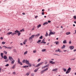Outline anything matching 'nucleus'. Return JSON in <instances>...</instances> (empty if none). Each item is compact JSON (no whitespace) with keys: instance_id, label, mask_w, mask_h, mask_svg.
<instances>
[{"instance_id":"obj_32","label":"nucleus","mask_w":76,"mask_h":76,"mask_svg":"<svg viewBox=\"0 0 76 76\" xmlns=\"http://www.w3.org/2000/svg\"><path fill=\"white\" fill-rule=\"evenodd\" d=\"M69 73H70V71L67 70V71H66V74H68Z\"/></svg>"},{"instance_id":"obj_1","label":"nucleus","mask_w":76,"mask_h":76,"mask_svg":"<svg viewBox=\"0 0 76 76\" xmlns=\"http://www.w3.org/2000/svg\"><path fill=\"white\" fill-rule=\"evenodd\" d=\"M48 69V68H47L46 69L43 70L42 71H41V74H43V73H44L46 71H47Z\"/></svg>"},{"instance_id":"obj_17","label":"nucleus","mask_w":76,"mask_h":76,"mask_svg":"<svg viewBox=\"0 0 76 76\" xmlns=\"http://www.w3.org/2000/svg\"><path fill=\"white\" fill-rule=\"evenodd\" d=\"M29 66H23V68H27V67H28Z\"/></svg>"},{"instance_id":"obj_58","label":"nucleus","mask_w":76,"mask_h":76,"mask_svg":"<svg viewBox=\"0 0 76 76\" xmlns=\"http://www.w3.org/2000/svg\"><path fill=\"white\" fill-rule=\"evenodd\" d=\"M45 66H44L42 68V69H45Z\"/></svg>"},{"instance_id":"obj_43","label":"nucleus","mask_w":76,"mask_h":76,"mask_svg":"<svg viewBox=\"0 0 76 76\" xmlns=\"http://www.w3.org/2000/svg\"><path fill=\"white\" fill-rule=\"evenodd\" d=\"M59 42L58 41H56L55 42V43H56V44H58V43Z\"/></svg>"},{"instance_id":"obj_18","label":"nucleus","mask_w":76,"mask_h":76,"mask_svg":"<svg viewBox=\"0 0 76 76\" xmlns=\"http://www.w3.org/2000/svg\"><path fill=\"white\" fill-rule=\"evenodd\" d=\"M3 53H1V57L2 58H3Z\"/></svg>"},{"instance_id":"obj_42","label":"nucleus","mask_w":76,"mask_h":76,"mask_svg":"<svg viewBox=\"0 0 76 76\" xmlns=\"http://www.w3.org/2000/svg\"><path fill=\"white\" fill-rule=\"evenodd\" d=\"M8 61H9V59H7V60H5V61L6 62V63H7L8 62Z\"/></svg>"},{"instance_id":"obj_56","label":"nucleus","mask_w":76,"mask_h":76,"mask_svg":"<svg viewBox=\"0 0 76 76\" xmlns=\"http://www.w3.org/2000/svg\"><path fill=\"white\" fill-rule=\"evenodd\" d=\"M43 44H46V42L43 41Z\"/></svg>"},{"instance_id":"obj_38","label":"nucleus","mask_w":76,"mask_h":76,"mask_svg":"<svg viewBox=\"0 0 76 76\" xmlns=\"http://www.w3.org/2000/svg\"><path fill=\"white\" fill-rule=\"evenodd\" d=\"M4 53L5 54H7V52L6 51H4Z\"/></svg>"},{"instance_id":"obj_60","label":"nucleus","mask_w":76,"mask_h":76,"mask_svg":"<svg viewBox=\"0 0 76 76\" xmlns=\"http://www.w3.org/2000/svg\"><path fill=\"white\" fill-rule=\"evenodd\" d=\"M0 39H1V40H2V39H3V37H1V38H0Z\"/></svg>"},{"instance_id":"obj_63","label":"nucleus","mask_w":76,"mask_h":76,"mask_svg":"<svg viewBox=\"0 0 76 76\" xmlns=\"http://www.w3.org/2000/svg\"><path fill=\"white\" fill-rule=\"evenodd\" d=\"M26 44V42H23V44L24 45H25V44Z\"/></svg>"},{"instance_id":"obj_59","label":"nucleus","mask_w":76,"mask_h":76,"mask_svg":"<svg viewBox=\"0 0 76 76\" xmlns=\"http://www.w3.org/2000/svg\"><path fill=\"white\" fill-rule=\"evenodd\" d=\"M69 44H72V42H71V41L69 42Z\"/></svg>"},{"instance_id":"obj_61","label":"nucleus","mask_w":76,"mask_h":76,"mask_svg":"<svg viewBox=\"0 0 76 76\" xmlns=\"http://www.w3.org/2000/svg\"><path fill=\"white\" fill-rule=\"evenodd\" d=\"M48 62H45V64H47V63H48Z\"/></svg>"},{"instance_id":"obj_45","label":"nucleus","mask_w":76,"mask_h":76,"mask_svg":"<svg viewBox=\"0 0 76 76\" xmlns=\"http://www.w3.org/2000/svg\"><path fill=\"white\" fill-rule=\"evenodd\" d=\"M38 70V69H35L34 71V72H37Z\"/></svg>"},{"instance_id":"obj_14","label":"nucleus","mask_w":76,"mask_h":76,"mask_svg":"<svg viewBox=\"0 0 76 76\" xmlns=\"http://www.w3.org/2000/svg\"><path fill=\"white\" fill-rule=\"evenodd\" d=\"M3 58H4V59L5 60H6V59H7V56H4Z\"/></svg>"},{"instance_id":"obj_26","label":"nucleus","mask_w":76,"mask_h":76,"mask_svg":"<svg viewBox=\"0 0 76 76\" xmlns=\"http://www.w3.org/2000/svg\"><path fill=\"white\" fill-rule=\"evenodd\" d=\"M7 49H10V50H11V49H12V48L10 47H7Z\"/></svg>"},{"instance_id":"obj_31","label":"nucleus","mask_w":76,"mask_h":76,"mask_svg":"<svg viewBox=\"0 0 76 76\" xmlns=\"http://www.w3.org/2000/svg\"><path fill=\"white\" fill-rule=\"evenodd\" d=\"M40 35V34H37L35 36H36V37H39Z\"/></svg>"},{"instance_id":"obj_64","label":"nucleus","mask_w":76,"mask_h":76,"mask_svg":"<svg viewBox=\"0 0 76 76\" xmlns=\"http://www.w3.org/2000/svg\"><path fill=\"white\" fill-rule=\"evenodd\" d=\"M73 51L74 52H75V51H76V49L74 50Z\"/></svg>"},{"instance_id":"obj_25","label":"nucleus","mask_w":76,"mask_h":76,"mask_svg":"<svg viewBox=\"0 0 76 76\" xmlns=\"http://www.w3.org/2000/svg\"><path fill=\"white\" fill-rule=\"evenodd\" d=\"M32 39H33L31 37H30L28 39L29 41H30V40H32Z\"/></svg>"},{"instance_id":"obj_12","label":"nucleus","mask_w":76,"mask_h":76,"mask_svg":"<svg viewBox=\"0 0 76 76\" xmlns=\"http://www.w3.org/2000/svg\"><path fill=\"white\" fill-rule=\"evenodd\" d=\"M67 40H64L63 41V44H67Z\"/></svg>"},{"instance_id":"obj_28","label":"nucleus","mask_w":76,"mask_h":76,"mask_svg":"<svg viewBox=\"0 0 76 76\" xmlns=\"http://www.w3.org/2000/svg\"><path fill=\"white\" fill-rule=\"evenodd\" d=\"M48 33L46 32V34L45 35V37H48Z\"/></svg>"},{"instance_id":"obj_10","label":"nucleus","mask_w":76,"mask_h":76,"mask_svg":"<svg viewBox=\"0 0 76 76\" xmlns=\"http://www.w3.org/2000/svg\"><path fill=\"white\" fill-rule=\"evenodd\" d=\"M29 61H28L26 59V64H29Z\"/></svg>"},{"instance_id":"obj_33","label":"nucleus","mask_w":76,"mask_h":76,"mask_svg":"<svg viewBox=\"0 0 76 76\" xmlns=\"http://www.w3.org/2000/svg\"><path fill=\"white\" fill-rule=\"evenodd\" d=\"M48 66H49V64H48L47 65H45V67H48Z\"/></svg>"},{"instance_id":"obj_6","label":"nucleus","mask_w":76,"mask_h":76,"mask_svg":"<svg viewBox=\"0 0 76 76\" xmlns=\"http://www.w3.org/2000/svg\"><path fill=\"white\" fill-rule=\"evenodd\" d=\"M55 34H56V33L54 32H53L52 31H50V35H54Z\"/></svg>"},{"instance_id":"obj_36","label":"nucleus","mask_w":76,"mask_h":76,"mask_svg":"<svg viewBox=\"0 0 76 76\" xmlns=\"http://www.w3.org/2000/svg\"><path fill=\"white\" fill-rule=\"evenodd\" d=\"M71 70V68L70 67H69L68 69L67 70V71H70Z\"/></svg>"},{"instance_id":"obj_19","label":"nucleus","mask_w":76,"mask_h":76,"mask_svg":"<svg viewBox=\"0 0 76 76\" xmlns=\"http://www.w3.org/2000/svg\"><path fill=\"white\" fill-rule=\"evenodd\" d=\"M66 47V46L65 45H63V46L61 47V48L62 49H63Z\"/></svg>"},{"instance_id":"obj_55","label":"nucleus","mask_w":76,"mask_h":76,"mask_svg":"<svg viewBox=\"0 0 76 76\" xmlns=\"http://www.w3.org/2000/svg\"><path fill=\"white\" fill-rule=\"evenodd\" d=\"M12 73L13 75H16V72H13Z\"/></svg>"},{"instance_id":"obj_44","label":"nucleus","mask_w":76,"mask_h":76,"mask_svg":"<svg viewBox=\"0 0 76 76\" xmlns=\"http://www.w3.org/2000/svg\"><path fill=\"white\" fill-rule=\"evenodd\" d=\"M34 37H35V35H32L31 36V37L32 38H34Z\"/></svg>"},{"instance_id":"obj_3","label":"nucleus","mask_w":76,"mask_h":76,"mask_svg":"<svg viewBox=\"0 0 76 76\" xmlns=\"http://www.w3.org/2000/svg\"><path fill=\"white\" fill-rule=\"evenodd\" d=\"M18 63H19V64H20V65H23V64H22V63L20 61V59H19V58L18 59Z\"/></svg>"},{"instance_id":"obj_46","label":"nucleus","mask_w":76,"mask_h":76,"mask_svg":"<svg viewBox=\"0 0 76 76\" xmlns=\"http://www.w3.org/2000/svg\"><path fill=\"white\" fill-rule=\"evenodd\" d=\"M3 47H4L5 48H7V47L6 46H3Z\"/></svg>"},{"instance_id":"obj_40","label":"nucleus","mask_w":76,"mask_h":76,"mask_svg":"<svg viewBox=\"0 0 76 76\" xmlns=\"http://www.w3.org/2000/svg\"><path fill=\"white\" fill-rule=\"evenodd\" d=\"M58 52H59V53H60V52H61V50L59 49H58Z\"/></svg>"},{"instance_id":"obj_29","label":"nucleus","mask_w":76,"mask_h":76,"mask_svg":"<svg viewBox=\"0 0 76 76\" xmlns=\"http://www.w3.org/2000/svg\"><path fill=\"white\" fill-rule=\"evenodd\" d=\"M41 42V40H39L37 42V43H39V42Z\"/></svg>"},{"instance_id":"obj_47","label":"nucleus","mask_w":76,"mask_h":76,"mask_svg":"<svg viewBox=\"0 0 76 76\" xmlns=\"http://www.w3.org/2000/svg\"><path fill=\"white\" fill-rule=\"evenodd\" d=\"M41 61V58H39L37 60V62H39V61Z\"/></svg>"},{"instance_id":"obj_39","label":"nucleus","mask_w":76,"mask_h":76,"mask_svg":"<svg viewBox=\"0 0 76 76\" xmlns=\"http://www.w3.org/2000/svg\"><path fill=\"white\" fill-rule=\"evenodd\" d=\"M63 70L64 72H66V69L65 68H63Z\"/></svg>"},{"instance_id":"obj_16","label":"nucleus","mask_w":76,"mask_h":76,"mask_svg":"<svg viewBox=\"0 0 76 76\" xmlns=\"http://www.w3.org/2000/svg\"><path fill=\"white\" fill-rule=\"evenodd\" d=\"M41 25L39 24V25H38V26H37V29H38V28H39V27H41Z\"/></svg>"},{"instance_id":"obj_48","label":"nucleus","mask_w":76,"mask_h":76,"mask_svg":"<svg viewBox=\"0 0 76 76\" xmlns=\"http://www.w3.org/2000/svg\"><path fill=\"white\" fill-rule=\"evenodd\" d=\"M13 51H14V52H15V53H16V49H14V50H13Z\"/></svg>"},{"instance_id":"obj_15","label":"nucleus","mask_w":76,"mask_h":76,"mask_svg":"<svg viewBox=\"0 0 76 76\" xmlns=\"http://www.w3.org/2000/svg\"><path fill=\"white\" fill-rule=\"evenodd\" d=\"M15 63V60H12V62L11 63V64H14V63Z\"/></svg>"},{"instance_id":"obj_51","label":"nucleus","mask_w":76,"mask_h":76,"mask_svg":"<svg viewBox=\"0 0 76 76\" xmlns=\"http://www.w3.org/2000/svg\"><path fill=\"white\" fill-rule=\"evenodd\" d=\"M26 75H27V76H29V73H27L26 74Z\"/></svg>"},{"instance_id":"obj_4","label":"nucleus","mask_w":76,"mask_h":76,"mask_svg":"<svg viewBox=\"0 0 76 76\" xmlns=\"http://www.w3.org/2000/svg\"><path fill=\"white\" fill-rule=\"evenodd\" d=\"M43 62H42L41 63H39V64H38L36 66V67H39L40 65H41V64H43Z\"/></svg>"},{"instance_id":"obj_34","label":"nucleus","mask_w":76,"mask_h":76,"mask_svg":"<svg viewBox=\"0 0 76 76\" xmlns=\"http://www.w3.org/2000/svg\"><path fill=\"white\" fill-rule=\"evenodd\" d=\"M76 59V58H71L70 59V60H75Z\"/></svg>"},{"instance_id":"obj_7","label":"nucleus","mask_w":76,"mask_h":76,"mask_svg":"<svg viewBox=\"0 0 76 76\" xmlns=\"http://www.w3.org/2000/svg\"><path fill=\"white\" fill-rule=\"evenodd\" d=\"M11 35L12 34V32H9V33H8L7 34V35H11Z\"/></svg>"},{"instance_id":"obj_11","label":"nucleus","mask_w":76,"mask_h":76,"mask_svg":"<svg viewBox=\"0 0 76 76\" xmlns=\"http://www.w3.org/2000/svg\"><path fill=\"white\" fill-rule=\"evenodd\" d=\"M48 22H45L43 24V25H44V26H45V25H47V24H48Z\"/></svg>"},{"instance_id":"obj_49","label":"nucleus","mask_w":76,"mask_h":76,"mask_svg":"<svg viewBox=\"0 0 76 76\" xmlns=\"http://www.w3.org/2000/svg\"><path fill=\"white\" fill-rule=\"evenodd\" d=\"M36 52H37V51L36 50H34L33 51V53H36Z\"/></svg>"},{"instance_id":"obj_50","label":"nucleus","mask_w":76,"mask_h":76,"mask_svg":"<svg viewBox=\"0 0 76 76\" xmlns=\"http://www.w3.org/2000/svg\"><path fill=\"white\" fill-rule=\"evenodd\" d=\"M5 66H6V67H8V66H9V64H7Z\"/></svg>"},{"instance_id":"obj_53","label":"nucleus","mask_w":76,"mask_h":76,"mask_svg":"<svg viewBox=\"0 0 76 76\" xmlns=\"http://www.w3.org/2000/svg\"><path fill=\"white\" fill-rule=\"evenodd\" d=\"M73 18L75 19H76V16H74Z\"/></svg>"},{"instance_id":"obj_9","label":"nucleus","mask_w":76,"mask_h":76,"mask_svg":"<svg viewBox=\"0 0 76 76\" xmlns=\"http://www.w3.org/2000/svg\"><path fill=\"white\" fill-rule=\"evenodd\" d=\"M69 48H70V50H73L74 48V46H71L69 47Z\"/></svg>"},{"instance_id":"obj_57","label":"nucleus","mask_w":76,"mask_h":76,"mask_svg":"<svg viewBox=\"0 0 76 76\" xmlns=\"http://www.w3.org/2000/svg\"><path fill=\"white\" fill-rule=\"evenodd\" d=\"M27 40H25L24 41V42H27Z\"/></svg>"},{"instance_id":"obj_54","label":"nucleus","mask_w":76,"mask_h":76,"mask_svg":"<svg viewBox=\"0 0 76 76\" xmlns=\"http://www.w3.org/2000/svg\"><path fill=\"white\" fill-rule=\"evenodd\" d=\"M45 13H44V12H42V15H44Z\"/></svg>"},{"instance_id":"obj_30","label":"nucleus","mask_w":76,"mask_h":76,"mask_svg":"<svg viewBox=\"0 0 76 76\" xmlns=\"http://www.w3.org/2000/svg\"><path fill=\"white\" fill-rule=\"evenodd\" d=\"M6 44V42H2V44L3 45H4V44Z\"/></svg>"},{"instance_id":"obj_21","label":"nucleus","mask_w":76,"mask_h":76,"mask_svg":"<svg viewBox=\"0 0 76 76\" xmlns=\"http://www.w3.org/2000/svg\"><path fill=\"white\" fill-rule=\"evenodd\" d=\"M15 67H16V65H14L13 66H12V68L13 69H14L15 68Z\"/></svg>"},{"instance_id":"obj_22","label":"nucleus","mask_w":76,"mask_h":76,"mask_svg":"<svg viewBox=\"0 0 76 76\" xmlns=\"http://www.w3.org/2000/svg\"><path fill=\"white\" fill-rule=\"evenodd\" d=\"M26 62V60L24 59L22 61V63H25Z\"/></svg>"},{"instance_id":"obj_27","label":"nucleus","mask_w":76,"mask_h":76,"mask_svg":"<svg viewBox=\"0 0 76 76\" xmlns=\"http://www.w3.org/2000/svg\"><path fill=\"white\" fill-rule=\"evenodd\" d=\"M28 53V51H26L24 53V55H25V54H26Z\"/></svg>"},{"instance_id":"obj_8","label":"nucleus","mask_w":76,"mask_h":76,"mask_svg":"<svg viewBox=\"0 0 76 76\" xmlns=\"http://www.w3.org/2000/svg\"><path fill=\"white\" fill-rule=\"evenodd\" d=\"M50 63H51V64H55V63H55V62H53V61H50Z\"/></svg>"},{"instance_id":"obj_37","label":"nucleus","mask_w":76,"mask_h":76,"mask_svg":"<svg viewBox=\"0 0 76 76\" xmlns=\"http://www.w3.org/2000/svg\"><path fill=\"white\" fill-rule=\"evenodd\" d=\"M28 64V65H29V67H31V63H29L28 64Z\"/></svg>"},{"instance_id":"obj_23","label":"nucleus","mask_w":76,"mask_h":76,"mask_svg":"<svg viewBox=\"0 0 76 76\" xmlns=\"http://www.w3.org/2000/svg\"><path fill=\"white\" fill-rule=\"evenodd\" d=\"M70 32H67L66 33V35H69V34H70Z\"/></svg>"},{"instance_id":"obj_41","label":"nucleus","mask_w":76,"mask_h":76,"mask_svg":"<svg viewBox=\"0 0 76 76\" xmlns=\"http://www.w3.org/2000/svg\"><path fill=\"white\" fill-rule=\"evenodd\" d=\"M34 73H32L31 74V76H34Z\"/></svg>"},{"instance_id":"obj_24","label":"nucleus","mask_w":76,"mask_h":76,"mask_svg":"<svg viewBox=\"0 0 76 76\" xmlns=\"http://www.w3.org/2000/svg\"><path fill=\"white\" fill-rule=\"evenodd\" d=\"M46 50V49H42V52H45V51Z\"/></svg>"},{"instance_id":"obj_52","label":"nucleus","mask_w":76,"mask_h":76,"mask_svg":"<svg viewBox=\"0 0 76 76\" xmlns=\"http://www.w3.org/2000/svg\"><path fill=\"white\" fill-rule=\"evenodd\" d=\"M39 39H42V36H41V37H39Z\"/></svg>"},{"instance_id":"obj_62","label":"nucleus","mask_w":76,"mask_h":76,"mask_svg":"<svg viewBox=\"0 0 76 76\" xmlns=\"http://www.w3.org/2000/svg\"><path fill=\"white\" fill-rule=\"evenodd\" d=\"M63 51L64 52H66L67 51V50H64Z\"/></svg>"},{"instance_id":"obj_20","label":"nucleus","mask_w":76,"mask_h":76,"mask_svg":"<svg viewBox=\"0 0 76 76\" xmlns=\"http://www.w3.org/2000/svg\"><path fill=\"white\" fill-rule=\"evenodd\" d=\"M16 32H14V33H12V36H13V35H16Z\"/></svg>"},{"instance_id":"obj_13","label":"nucleus","mask_w":76,"mask_h":76,"mask_svg":"<svg viewBox=\"0 0 76 76\" xmlns=\"http://www.w3.org/2000/svg\"><path fill=\"white\" fill-rule=\"evenodd\" d=\"M58 70V69L56 68L55 69H53L52 71H53V72H55L56 71V70Z\"/></svg>"},{"instance_id":"obj_2","label":"nucleus","mask_w":76,"mask_h":76,"mask_svg":"<svg viewBox=\"0 0 76 76\" xmlns=\"http://www.w3.org/2000/svg\"><path fill=\"white\" fill-rule=\"evenodd\" d=\"M15 32H16V33H18V36H19L20 35V31H18V30H16V31H15Z\"/></svg>"},{"instance_id":"obj_35","label":"nucleus","mask_w":76,"mask_h":76,"mask_svg":"<svg viewBox=\"0 0 76 76\" xmlns=\"http://www.w3.org/2000/svg\"><path fill=\"white\" fill-rule=\"evenodd\" d=\"M22 31H24V29L23 28L22 30H20V32H22Z\"/></svg>"},{"instance_id":"obj_5","label":"nucleus","mask_w":76,"mask_h":76,"mask_svg":"<svg viewBox=\"0 0 76 76\" xmlns=\"http://www.w3.org/2000/svg\"><path fill=\"white\" fill-rule=\"evenodd\" d=\"M9 60L11 61H12V60H13V58L12 56H9Z\"/></svg>"}]
</instances>
